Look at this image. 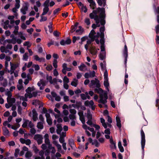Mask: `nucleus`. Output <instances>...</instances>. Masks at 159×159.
Returning a JSON list of instances; mask_svg holds the SVG:
<instances>
[{
    "label": "nucleus",
    "mask_w": 159,
    "mask_h": 159,
    "mask_svg": "<svg viewBox=\"0 0 159 159\" xmlns=\"http://www.w3.org/2000/svg\"><path fill=\"white\" fill-rule=\"evenodd\" d=\"M98 11L99 12L101 11V13H100V18L101 19L100 22L101 25L104 26L106 23V21L104 20L106 17L105 8L104 7L101 8L98 7Z\"/></svg>",
    "instance_id": "1"
},
{
    "label": "nucleus",
    "mask_w": 159,
    "mask_h": 159,
    "mask_svg": "<svg viewBox=\"0 0 159 159\" xmlns=\"http://www.w3.org/2000/svg\"><path fill=\"white\" fill-rule=\"evenodd\" d=\"M100 99L98 101L99 103L105 104L107 102V99L108 98L107 93L106 91H105L103 94H100Z\"/></svg>",
    "instance_id": "2"
},
{
    "label": "nucleus",
    "mask_w": 159,
    "mask_h": 159,
    "mask_svg": "<svg viewBox=\"0 0 159 159\" xmlns=\"http://www.w3.org/2000/svg\"><path fill=\"white\" fill-rule=\"evenodd\" d=\"M141 145L142 152L144 153V148L145 144V135L142 129L141 130Z\"/></svg>",
    "instance_id": "3"
},
{
    "label": "nucleus",
    "mask_w": 159,
    "mask_h": 159,
    "mask_svg": "<svg viewBox=\"0 0 159 159\" xmlns=\"http://www.w3.org/2000/svg\"><path fill=\"white\" fill-rule=\"evenodd\" d=\"M50 2V0H46L44 2L43 6L44 7L43 9V11L42 14V16H43L46 15L49 11V8H48L49 5V3Z\"/></svg>",
    "instance_id": "4"
},
{
    "label": "nucleus",
    "mask_w": 159,
    "mask_h": 159,
    "mask_svg": "<svg viewBox=\"0 0 159 159\" xmlns=\"http://www.w3.org/2000/svg\"><path fill=\"white\" fill-rule=\"evenodd\" d=\"M123 55L125 58L124 64L125 66H126L128 57V50L127 46L125 44V43L124 48L123 50Z\"/></svg>",
    "instance_id": "5"
},
{
    "label": "nucleus",
    "mask_w": 159,
    "mask_h": 159,
    "mask_svg": "<svg viewBox=\"0 0 159 159\" xmlns=\"http://www.w3.org/2000/svg\"><path fill=\"white\" fill-rule=\"evenodd\" d=\"M94 85H95V87L97 88H99L101 86L99 81L98 79L95 78V80H92L91 81V83L89 86L91 87Z\"/></svg>",
    "instance_id": "6"
},
{
    "label": "nucleus",
    "mask_w": 159,
    "mask_h": 159,
    "mask_svg": "<svg viewBox=\"0 0 159 159\" xmlns=\"http://www.w3.org/2000/svg\"><path fill=\"white\" fill-rule=\"evenodd\" d=\"M71 39L69 37H68L66 40L64 39L61 40L60 41V44L61 45L64 46L66 45L70 44L71 43Z\"/></svg>",
    "instance_id": "7"
},
{
    "label": "nucleus",
    "mask_w": 159,
    "mask_h": 159,
    "mask_svg": "<svg viewBox=\"0 0 159 159\" xmlns=\"http://www.w3.org/2000/svg\"><path fill=\"white\" fill-rule=\"evenodd\" d=\"M95 72L93 70V71H90L89 73H86L84 75L85 78L88 79L89 78H93L95 76Z\"/></svg>",
    "instance_id": "8"
},
{
    "label": "nucleus",
    "mask_w": 159,
    "mask_h": 159,
    "mask_svg": "<svg viewBox=\"0 0 159 159\" xmlns=\"http://www.w3.org/2000/svg\"><path fill=\"white\" fill-rule=\"evenodd\" d=\"M33 119L34 121H36L38 119V114L37 113L35 109L32 110Z\"/></svg>",
    "instance_id": "9"
},
{
    "label": "nucleus",
    "mask_w": 159,
    "mask_h": 159,
    "mask_svg": "<svg viewBox=\"0 0 159 159\" xmlns=\"http://www.w3.org/2000/svg\"><path fill=\"white\" fill-rule=\"evenodd\" d=\"M97 1L99 6H102V5L103 7L106 6L107 0H97Z\"/></svg>",
    "instance_id": "10"
},
{
    "label": "nucleus",
    "mask_w": 159,
    "mask_h": 159,
    "mask_svg": "<svg viewBox=\"0 0 159 159\" xmlns=\"http://www.w3.org/2000/svg\"><path fill=\"white\" fill-rule=\"evenodd\" d=\"M110 142L111 144V145H110V148L111 149L114 148L116 149V142L114 141L112 138L110 139Z\"/></svg>",
    "instance_id": "11"
},
{
    "label": "nucleus",
    "mask_w": 159,
    "mask_h": 159,
    "mask_svg": "<svg viewBox=\"0 0 159 159\" xmlns=\"http://www.w3.org/2000/svg\"><path fill=\"white\" fill-rule=\"evenodd\" d=\"M57 133L58 134H61V131L62 130V128L61 124H57Z\"/></svg>",
    "instance_id": "12"
},
{
    "label": "nucleus",
    "mask_w": 159,
    "mask_h": 159,
    "mask_svg": "<svg viewBox=\"0 0 159 159\" xmlns=\"http://www.w3.org/2000/svg\"><path fill=\"white\" fill-rule=\"evenodd\" d=\"M97 51L95 47H91L90 49V52L93 55H95L97 53Z\"/></svg>",
    "instance_id": "13"
},
{
    "label": "nucleus",
    "mask_w": 159,
    "mask_h": 159,
    "mask_svg": "<svg viewBox=\"0 0 159 159\" xmlns=\"http://www.w3.org/2000/svg\"><path fill=\"white\" fill-rule=\"evenodd\" d=\"M84 105L86 106H89L90 105L91 106H93L94 102L93 100H91L89 101L88 100L86 101L84 103Z\"/></svg>",
    "instance_id": "14"
},
{
    "label": "nucleus",
    "mask_w": 159,
    "mask_h": 159,
    "mask_svg": "<svg viewBox=\"0 0 159 159\" xmlns=\"http://www.w3.org/2000/svg\"><path fill=\"white\" fill-rule=\"evenodd\" d=\"M28 9V7L27 5L23 6L20 9V11L23 15H25L26 14V11Z\"/></svg>",
    "instance_id": "15"
},
{
    "label": "nucleus",
    "mask_w": 159,
    "mask_h": 159,
    "mask_svg": "<svg viewBox=\"0 0 159 159\" xmlns=\"http://www.w3.org/2000/svg\"><path fill=\"white\" fill-rule=\"evenodd\" d=\"M3 134L4 136L8 135L9 134V131L6 127H2Z\"/></svg>",
    "instance_id": "16"
},
{
    "label": "nucleus",
    "mask_w": 159,
    "mask_h": 159,
    "mask_svg": "<svg viewBox=\"0 0 159 159\" xmlns=\"http://www.w3.org/2000/svg\"><path fill=\"white\" fill-rule=\"evenodd\" d=\"M86 116L88 120H92V115L91 114L90 110L89 109L87 110Z\"/></svg>",
    "instance_id": "17"
},
{
    "label": "nucleus",
    "mask_w": 159,
    "mask_h": 159,
    "mask_svg": "<svg viewBox=\"0 0 159 159\" xmlns=\"http://www.w3.org/2000/svg\"><path fill=\"white\" fill-rule=\"evenodd\" d=\"M99 57L101 60H103L106 58V52H105L100 53Z\"/></svg>",
    "instance_id": "18"
},
{
    "label": "nucleus",
    "mask_w": 159,
    "mask_h": 159,
    "mask_svg": "<svg viewBox=\"0 0 159 159\" xmlns=\"http://www.w3.org/2000/svg\"><path fill=\"white\" fill-rule=\"evenodd\" d=\"M41 84L42 85V86H44L46 85L45 82L43 81V79H40V81L38 82L37 83V85L38 86H40Z\"/></svg>",
    "instance_id": "19"
},
{
    "label": "nucleus",
    "mask_w": 159,
    "mask_h": 159,
    "mask_svg": "<svg viewBox=\"0 0 159 159\" xmlns=\"http://www.w3.org/2000/svg\"><path fill=\"white\" fill-rule=\"evenodd\" d=\"M16 101V100L15 98L11 97L9 98V102H8L10 105L12 106L13 103L15 102Z\"/></svg>",
    "instance_id": "20"
},
{
    "label": "nucleus",
    "mask_w": 159,
    "mask_h": 159,
    "mask_svg": "<svg viewBox=\"0 0 159 159\" xmlns=\"http://www.w3.org/2000/svg\"><path fill=\"white\" fill-rule=\"evenodd\" d=\"M37 127L38 129H42L43 128V123L41 122H39L37 123Z\"/></svg>",
    "instance_id": "21"
},
{
    "label": "nucleus",
    "mask_w": 159,
    "mask_h": 159,
    "mask_svg": "<svg viewBox=\"0 0 159 159\" xmlns=\"http://www.w3.org/2000/svg\"><path fill=\"white\" fill-rule=\"evenodd\" d=\"M15 70H8V72L9 73H11V75L12 74L14 73V76L15 77H16L18 75V71L16 70L15 72H14Z\"/></svg>",
    "instance_id": "22"
},
{
    "label": "nucleus",
    "mask_w": 159,
    "mask_h": 159,
    "mask_svg": "<svg viewBox=\"0 0 159 159\" xmlns=\"http://www.w3.org/2000/svg\"><path fill=\"white\" fill-rule=\"evenodd\" d=\"M6 94L8 96L7 98V102H9V98H11L12 96V93L11 91H8L6 93Z\"/></svg>",
    "instance_id": "23"
},
{
    "label": "nucleus",
    "mask_w": 159,
    "mask_h": 159,
    "mask_svg": "<svg viewBox=\"0 0 159 159\" xmlns=\"http://www.w3.org/2000/svg\"><path fill=\"white\" fill-rule=\"evenodd\" d=\"M15 28V30L13 32V33L15 35H17L18 34V30H19V26H14Z\"/></svg>",
    "instance_id": "24"
},
{
    "label": "nucleus",
    "mask_w": 159,
    "mask_h": 159,
    "mask_svg": "<svg viewBox=\"0 0 159 159\" xmlns=\"http://www.w3.org/2000/svg\"><path fill=\"white\" fill-rule=\"evenodd\" d=\"M89 6L92 9L94 10L95 8L96 7V4L94 1L90 3Z\"/></svg>",
    "instance_id": "25"
},
{
    "label": "nucleus",
    "mask_w": 159,
    "mask_h": 159,
    "mask_svg": "<svg viewBox=\"0 0 159 159\" xmlns=\"http://www.w3.org/2000/svg\"><path fill=\"white\" fill-rule=\"evenodd\" d=\"M57 61L56 59H54L53 62V66L55 68L54 70H57L56 68L57 67Z\"/></svg>",
    "instance_id": "26"
},
{
    "label": "nucleus",
    "mask_w": 159,
    "mask_h": 159,
    "mask_svg": "<svg viewBox=\"0 0 159 159\" xmlns=\"http://www.w3.org/2000/svg\"><path fill=\"white\" fill-rule=\"evenodd\" d=\"M79 29L77 30H76V33H78L79 32H80L79 33V34H81L82 32L83 31V29H82V27L81 26H80L78 27Z\"/></svg>",
    "instance_id": "27"
},
{
    "label": "nucleus",
    "mask_w": 159,
    "mask_h": 159,
    "mask_svg": "<svg viewBox=\"0 0 159 159\" xmlns=\"http://www.w3.org/2000/svg\"><path fill=\"white\" fill-rule=\"evenodd\" d=\"M104 85L105 88L108 87L109 86V84L108 82V79L104 80Z\"/></svg>",
    "instance_id": "28"
},
{
    "label": "nucleus",
    "mask_w": 159,
    "mask_h": 159,
    "mask_svg": "<svg viewBox=\"0 0 159 159\" xmlns=\"http://www.w3.org/2000/svg\"><path fill=\"white\" fill-rule=\"evenodd\" d=\"M68 143L71 148H72V145H74V141L73 139H70L68 140Z\"/></svg>",
    "instance_id": "29"
},
{
    "label": "nucleus",
    "mask_w": 159,
    "mask_h": 159,
    "mask_svg": "<svg viewBox=\"0 0 159 159\" xmlns=\"http://www.w3.org/2000/svg\"><path fill=\"white\" fill-rule=\"evenodd\" d=\"M15 1L16 3L15 4V7H16V8L18 9L20 7V0H15Z\"/></svg>",
    "instance_id": "30"
},
{
    "label": "nucleus",
    "mask_w": 159,
    "mask_h": 159,
    "mask_svg": "<svg viewBox=\"0 0 159 159\" xmlns=\"http://www.w3.org/2000/svg\"><path fill=\"white\" fill-rule=\"evenodd\" d=\"M92 145H95L96 147H98L99 146V144L96 139H94L93 142L92 143Z\"/></svg>",
    "instance_id": "31"
},
{
    "label": "nucleus",
    "mask_w": 159,
    "mask_h": 159,
    "mask_svg": "<svg viewBox=\"0 0 159 159\" xmlns=\"http://www.w3.org/2000/svg\"><path fill=\"white\" fill-rule=\"evenodd\" d=\"M29 122V120H25V122L22 124V127L24 128H25L27 127V125L28 122Z\"/></svg>",
    "instance_id": "32"
},
{
    "label": "nucleus",
    "mask_w": 159,
    "mask_h": 159,
    "mask_svg": "<svg viewBox=\"0 0 159 159\" xmlns=\"http://www.w3.org/2000/svg\"><path fill=\"white\" fill-rule=\"evenodd\" d=\"M80 9L82 11H84V13H86L87 12L88 10L86 6H84V5L82 6L81 7Z\"/></svg>",
    "instance_id": "33"
},
{
    "label": "nucleus",
    "mask_w": 159,
    "mask_h": 159,
    "mask_svg": "<svg viewBox=\"0 0 159 159\" xmlns=\"http://www.w3.org/2000/svg\"><path fill=\"white\" fill-rule=\"evenodd\" d=\"M32 154L30 151H27L25 153V157L26 158H30L31 157Z\"/></svg>",
    "instance_id": "34"
},
{
    "label": "nucleus",
    "mask_w": 159,
    "mask_h": 159,
    "mask_svg": "<svg viewBox=\"0 0 159 159\" xmlns=\"http://www.w3.org/2000/svg\"><path fill=\"white\" fill-rule=\"evenodd\" d=\"M76 107L77 109H79L80 107H80L82 105V103L81 102H76Z\"/></svg>",
    "instance_id": "35"
},
{
    "label": "nucleus",
    "mask_w": 159,
    "mask_h": 159,
    "mask_svg": "<svg viewBox=\"0 0 159 159\" xmlns=\"http://www.w3.org/2000/svg\"><path fill=\"white\" fill-rule=\"evenodd\" d=\"M96 34V32L93 30H92L89 34V37L91 38V36H94V34Z\"/></svg>",
    "instance_id": "36"
},
{
    "label": "nucleus",
    "mask_w": 159,
    "mask_h": 159,
    "mask_svg": "<svg viewBox=\"0 0 159 159\" xmlns=\"http://www.w3.org/2000/svg\"><path fill=\"white\" fill-rule=\"evenodd\" d=\"M47 80H49V82L50 84H53V81L52 80V78L51 76H49L48 75H47L46 77Z\"/></svg>",
    "instance_id": "37"
},
{
    "label": "nucleus",
    "mask_w": 159,
    "mask_h": 159,
    "mask_svg": "<svg viewBox=\"0 0 159 159\" xmlns=\"http://www.w3.org/2000/svg\"><path fill=\"white\" fill-rule=\"evenodd\" d=\"M28 52H25L23 56V59L25 61H27L28 58Z\"/></svg>",
    "instance_id": "38"
},
{
    "label": "nucleus",
    "mask_w": 159,
    "mask_h": 159,
    "mask_svg": "<svg viewBox=\"0 0 159 159\" xmlns=\"http://www.w3.org/2000/svg\"><path fill=\"white\" fill-rule=\"evenodd\" d=\"M33 90V89L31 88L30 87H29L26 89L25 91L27 93H31V91Z\"/></svg>",
    "instance_id": "39"
},
{
    "label": "nucleus",
    "mask_w": 159,
    "mask_h": 159,
    "mask_svg": "<svg viewBox=\"0 0 159 159\" xmlns=\"http://www.w3.org/2000/svg\"><path fill=\"white\" fill-rule=\"evenodd\" d=\"M42 137V136L39 134H37L35 135L34 139L35 140L37 141V140L39 139L40 138H41V137Z\"/></svg>",
    "instance_id": "40"
},
{
    "label": "nucleus",
    "mask_w": 159,
    "mask_h": 159,
    "mask_svg": "<svg viewBox=\"0 0 159 159\" xmlns=\"http://www.w3.org/2000/svg\"><path fill=\"white\" fill-rule=\"evenodd\" d=\"M63 80L64 83L67 84L69 82V79L66 76L64 77Z\"/></svg>",
    "instance_id": "41"
},
{
    "label": "nucleus",
    "mask_w": 159,
    "mask_h": 159,
    "mask_svg": "<svg viewBox=\"0 0 159 159\" xmlns=\"http://www.w3.org/2000/svg\"><path fill=\"white\" fill-rule=\"evenodd\" d=\"M77 27H75L74 25H72L70 28V32L73 33L75 31H76V30Z\"/></svg>",
    "instance_id": "42"
},
{
    "label": "nucleus",
    "mask_w": 159,
    "mask_h": 159,
    "mask_svg": "<svg viewBox=\"0 0 159 159\" xmlns=\"http://www.w3.org/2000/svg\"><path fill=\"white\" fill-rule=\"evenodd\" d=\"M69 117L70 120H72L76 119L75 115H74L70 114L69 116Z\"/></svg>",
    "instance_id": "43"
},
{
    "label": "nucleus",
    "mask_w": 159,
    "mask_h": 159,
    "mask_svg": "<svg viewBox=\"0 0 159 159\" xmlns=\"http://www.w3.org/2000/svg\"><path fill=\"white\" fill-rule=\"evenodd\" d=\"M69 111L70 112L71 114L72 115H75L76 113V110L74 109H71L69 110Z\"/></svg>",
    "instance_id": "44"
},
{
    "label": "nucleus",
    "mask_w": 159,
    "mask_h": 159,
    "mask_svg": "<svg viewBox=\"0 0 159 159\" xmlns=\"http://www.w3.org/2000/svg\"><path fill=\"white\" fill-rule=\"evenodd\" d=\"M104 80L108 79L107 70H105L104 74Z\"/></svg>",
    "instance_id": "45"
},
{
    "label": "nucleus",
    "mask_w": 159,
    "mask_h": 159,
    "mask_svg": "<svg viewBox=\"0 0 159 159\" xmlns=\"http://www.w3.org/2000/svg\"><path fill=\"white\" fill-rule=\"evenodd\" d=\"M41 19L39 20L40 22H41L43 21H45L47 20V17H43L42 15L41 16Z\"/></svg>",
    "instance_id": "46"
},
{
    "label": "nucleus",
    "mask_w": 159,
    "mask_h": 159,
    "mask_svg": "<svg viewBox=\"0 0 159 159\" xmlns=\"http://www.w3.org/2000/svg\"><path fill=\"white\" fill-rule=\"evenodd\" d=\"M86 67V66L83 63H81V65L78 67L79 70H83Z\"/></svg>",
    "instance_id": "47"
},
{
    "label": "nucleus",
    "mask_w": 159,
    "mask_h": 159,
    "mask_svg": "<svg viewBox=\"0 0 159 159\" xmlns=\"http://www.w3.org/2000/svg\"><path fill=\"white\" fill-rule=\"evenodd\" d=\"M59 141L61 143H64V142L65 141L64 138L62 137V136H60L59 139Z\"/></svg>",
    "instance_id": "48"
},
{
    "label": "nucleus",
    "mask_w": 159,
    "mask_h": 159,
    "mask_svg": "<svg viewBox=\"0 0 159 159\" xmlns=\"http://www.w3.org/2000/svg\"><path fill=\"white\" fill-rule=\"evenodd\" d=\"M2 85L3 86L6 87L7 85V80L6 79H4L3 82H2Z\"/></svg>",
    "instance_id": "49"
},
{
    "label": "nucleus",
    "mask_w": 159,
    "mask_h": 159,
    "mask_svg": "<svg viewBox=\"0 0 159 159\" xmlns=\"http://www.w3.org/2000/svg\"><path fill=\"white\" fill-rule=\"evenodd\" d=\"M78 114L80 116V118L84 116V111H79L78 112Z\"/></svg>",
    "instance_id": "50"
},
{
    "label": "nucleus",
    "mask_w": 159,
    "mask_h": 159,
    "mask_svg": "<svg viewBox=\"0 0 159 159\" xmlns=\"http://www.w3.org/2000/svg\"><path fill=\"white\" fill-rule=\"evenodd\" d=\"M43 139V138L42 137H41V138H40L39 139H38L37 141V142L38 144V145H40L43 142V140L42 139Z\"/></svg>",
    "instance_id": "51"
},
{
    "label": "nucleus",
    "mask_w": 159,
    "mask_h": 159,
    "mask_svg": "<svg viewBox=\"0 0 159 159\" xmlns=\"http://www.w3.org/2000/svg\"><path fill=\"white\" fill-rule=\"evenodd\" d=\"M155 30L156 33L157 34H158L159 33V25H157L155 26Z\"/></svg>",
    "instance_id": "52"
},
{
    "label": "nucleus",
    "mask_w": 159,
    "mask_h": 159,
    "mask_svg": "<svg viewBox=\"0 0 159 159\" xmlns=\"http://www.w3.org/2000/svg\"><path fill=\"white\" fill-rule=\"evenodd\" d=\"M84 22L87 25H89L90 24V22L89 18H86Z\"/></svg>",
    "instance_id": "53"
},
{
    "label": "nucleus",
    "mask_w": 159,
    "mask_h": 159,
    "mask_svg": "<svg viewBox=\"0 0 159 159\" xmlns=\"http://www.w3.org/2000/svg\"><path fill=\"white\" fill-rule=\"evenodd\" d=\"M0 51L2 52H5V53H7L6 52H5V50H6V48L5 47L3 46H2L0 47Z\"/></svg>",
    "instance_id": "54"
},
{
    "label": "nucleus",
    "mask_w": 159,
    "mask_h": 159,
    "mask_svg": "<svg viewBox=\"0 0 159 159\" xmlns=\"http://www.w3.org/2000/svg\"><path fill=\"white\" fill-rule=\"evenodd\" d=\"M100 65L101 70H106V66L103 63L101 62L100 64Z\"/></svg>",
    "instance_id": "55"
},
{
    "label": "nucleus",
    "mask_w": 159,
    "mask_h": 159,
    "mask_svg": "<svg viewBox=\"0 0 159 159\" xmlns=\"http://www.w3.org/2000/svg\"><path fill=\"white\" fill-rule=\"evenodd\" d=\"M47 122L49 125H51L52 124V121L51 118L47 119Z\"/></svg>",
    "instance_id": "56"
},
{
    "label": "nucleus",
    "mask_w": 159,
    "mask_h": 159,
    "mask_svg": "<svg viewBox=\"0 0 159 159\" xmlns=\"http://www.w3.org/2000/svg\"><path fill=\"white\" fill-rule=\"evenodd\" d=\"M104 131V133L107 134H111L110 130V129H106Z\"/></svg>",
    "instance_id": "57"
},
{
    "label": "nucleus",
    "mask_w": 159,
    "mask_h": 159,
    "mask_svg": "<svg viewBox=\"0 0 159 159\" xmlns=\"http://www.w3.org/2000/svg\"><path fill=\"white\" fill-rule=\"evenodd\" d=\"M32 67L34 68L35 70H39L40 67L38 65L33 64L32 65Z\"/></svg>",
    "instance_id": "58"
},
{
    "label": "nucleus",
    "mask_w": 159,
    "mask_h": 159,
    "mask_svg": "<svg viewBox=\"0 0 159 159\" xmlns=\"http://www.w3.org/2000/svg\"><path fill=\"white\" fill-rule=\"evenodd\" d=\"M22 110L21 107L20 105H19L18 107L17 111L19 114H21V111Z\"/></svg>",
    "instance_id": "59"
},
{
    "label": "nucleus",
    "mask_w": 159,
    "mask_h": 159,
    "mask_svg": "<svg viewBox=\"0 0 159 159\" xmlns=\"http://www.w3.org/2000/svg\"><path fill=\"white\" fill-rule=\"evenodd\" d=\"M80 97L83 100H85L86 99V96L84 93H81L80 94Z\"/></svg>",
    "instance_id": "60"
},
{
    "label": "nucleus",
    "mask_w": 159,
    "mask_h": 159,
    "mask_svg": "<svg viewBox=\"0 0 159 159\" xmlns=\"http://www.w3.org/2000/svg\"><path fill=\"white\" fill-rule=\"evenodd\" d=\"M56 146L57 148V151L59 152H60L61 150V146L59 144H57Z\"/></svg>",
    "instance_id": "61"
},
{
    "label": "nucleus",
    "mask_w": 159,
    "mask_h": 159,
    "mask_svg": "<svg viewBox=\"0 0 159 159\" xmlns=\"http://www.w3.org/2000/svg\"><path fill=\"white\" fill-rule=\"evenodd\" d=\"M88 39V37L87 36H84L83 37H82L81 38V43H82L84 41Z\"/></svg>",
    "instance_id": "62"
},
{
    "label": "nucleus",
    "mask_w": 159,
    "mask_h": 159,
    "mask_svg": "<svg viewBox=\"0 0 159 159\" xmlns=\"http://www.w3.org/2000/svg\"><path fill=\"white\" fill-rule=\"evenodd\" d=\"M30 132L33 134H35L36 132V131L34 128H32L30 129Z\"/></svg>",
    "instance_id": "63"
},
{
    "label": "nucleus",
    "mask_w": 159,
    "mask_h": 159,
    "mask_svg": "<svg viewBox=\"0 0 159 159\" xmlns=\"http://www.w3.org/2000/svg\"><path fill=\"white\" fill-rule=\"evenodd\" d=\"M155 40L156 43L159 44V36L158 35H156Z\"/></svg>",
    "instance_id": "64"
}]
</instances>
